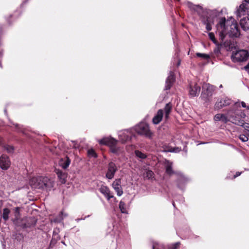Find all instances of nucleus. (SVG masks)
<instances>
[{
    "label": "nucleus",
    "instance_id": "nucleus-34",
    "mask_svg": "<svg viewBox=\"0 0 249 249\" xmlns=\"http://www.w3.org/2000/svg\"><path fill=\"white\" fill-rule=\"evenodd\" d=\"M88 154L89 156L92 157H96L97 155L95 152V151L93 149H89L88 150Z\"/></svg>",
    "mask_w": 249,
    "mask_h": 249
},
{
    "label": "nucleus",
    "instance_id": "nucleus-39",
    "mask_svg": "<svg viewBox=\"0 0 249 249\" xmlns=\"http://www.w3.org/2000/svg\"><path fill=\"white\" fill-rule=\"evenodd\" d=\"M241 105H242V107H247L249 109V107H247L246 104V103L245 102H241Z\"/></svg>",
    "mask_w": 249,
    "mask_h": 249
},
{
    "label": "nucleus",
    "instance_id": "nucleus-8",
    "mask_svg": "<svg viewBox=\"0 0 249 249\" xmlns=\"http://www.w3.org/2000/svg\"><path fill=\"white\" fill-rule=\"evenodd\" d=\"M200 91V87L196 82H191L189 84V95L192 97L198 96Z\"/></svg>",
    "mask_w": 249,
    "mask_h": 249
},
{
    "label": "nucleus",
    "instance_id": "nucleus-19",
    "mask_svg": "<svg viewBox=\"0 0 249 249\" xmlns=\"http://www.w3.org/2000/svg\"><path fill=\"white\" fill-rule=\"evenodd\" d=\"M55 173H56L60 181L62 183H65L66 181V178L67 177V174L59 169H55Z\"/></svg>",
    "mask_w": 249,
    "mask_h": 249
},
{
    "label": "nucleus",
    "instance_id": "nucleus-4",
    "mask_svg": "<svg viewBox=\"0 0 249 249\" xmlns=\"http://www.w3.org/2000/svg\"><path fill=\"white\" fill-rule=\"evenodd\" d=\"M249 58V52L246 50H240L235 52H233L231 58L233 61L238 62H246Z\"/></svg>",
    "mask_w": 249,
    "mask_h": 249
},
{
    "label": "nucleus",
    "instance_id": "nucleus-21",
    "mask_svg": "<svg viewBox=\"0 0 249 249\" xmlns=\"http://www.w3.org/2000/svg\"><path fill=\"white\" fill-rule=\"evenodd\" d=\"M172 108V104L171 103H167L165 107H164V111L165 112V118L167 119L169 117V115L171 111Z\"/></svg>",
    "mask_w": 249,
    "mask_h": 249
},
{
    "label": "nucleus",
    "instance_id": "nucleus-31",
    "mask_svg": "<svg viewBox=\"0 0 249 249\" xmlns=\"http://www.w3.org/2000/svg\"><path fill=\"white\" fill-rule=\"evenodd\" d=\"M209 37L210 39L215 44H216L217 41L215 38L214 35L213 33H209Z\"/></svg>",
    "mask_w": 249,
    "mask_h": 249
},
{
    "label": "nucleus",
    "instance_id": "nucleus-6",
    "mask_svg": "<svg viewBox=\"0 0 249 249\" xmlns=\"http://www.w3.org/2000/svg\"><path fill=\"white\" fill-rule=\"evenodd\" d=\"M99 143L101 144L107 145L110 146L113 153L117 152V149L115 147L117 141L112 138H104L99 141Z\"/></svg>",
    "mask_w": 249,
    "mask_h": 249
},
{
    "label": "nucleus",
    "instance_id": "nucleus-25",
    "mask_svg": "<svg viewBox=\"0 0 249 249\" xmlns=\"http://www.w3.org/2000/svg\"><path fill=\"white\" fill-rule=\"evenodd\" d=\"M119 209L121 212L124 213H127V211L126 208V205L124 202L121 201L119 205Z\"/></svg>",
    "mask_w": 249,
    "mask_h": 249
},
{
    "label": "nucleus",
    "instance_id": "nucleus-23",
    "mask_svg": "<svg viewBox=\"0 0 249 249\" xmlns=\"http://www.w3.org/2000/svg\"><path fill=\"white\" fill-rule=\"evenodd\" d=\"M28 223L24 225V228H28L35 226L36 224V220L34 217H30L28 218Z\"/></svg>",
    "mask_w": 249,
    "mask_h": 249
},
{
    "label": "nucleus",
    "instance_id": "nucleus-7",
    "mask_svg": "<svg viewBox=\"0 0 249 249\" xmlns=\"http://www.w3.org/2000/svg\"><path fill=\"white\" fill-rule=\"evenodd\" d=\"M249 13V5L247 3H243L240 5L239 8L236 11V15L237 17H241L242 16H248Z\"/></svg>",
    "mask_w": 249,
    "mask_h": 249
},
{
    "label": "nucleus",
    "instance_id": "nucleus-30",
    "mask_svg": "<svg viewBox=\"0 0 249 249\" xmlns=\"http://www.w3.org/2000/svg\"><path fill=\"white\" fill-rule=\"evenodd\" d=\"M196 54L197 56L201 57L204 59H207L210 57L209 55L205 53H197Z\"/></svg>",
    "mask_w": 249,
    "mask_h": 249
},
{
    "label": "nucleus",
    "instance_id": "nucleus-44",
    "mask_svg": "<svg viewBox=\"0 0 249 249\" xmlns=\"http://www.w3.org/2000/svg\"><path fill=\"white\" fill-rule=\"evenodd\" d=\"M0 67H1V63H0Z\"/></svg>",
    "mask_w": 249,
    "mask_h": 249
},
{
    "label": "nucleus",
    "instance_id": "nucleus-13",
    "mask_svg": "<svg viewBox=\"0 0 249 249\" xmlns=\"http://www.w3.org/2000/svg\"><path fill=\"white\" fill-rule=\"evenodd\" d=\"M121 184V181L120 179H116L112 183V187L118 196H121L123 194Z\"/></svg>",
    "mask_w": 249,
    "mask_h": 249
},
{
    "label": "nucleus",
    "instance_id": "nucleus-3",
    "mask_svg": "<svg viewBox=\"0 0 249 249\" xmlns=\"http://www.w3.org/2000/svg\"><path fill=\"white\" fill-rule=\"evenodd\" d=\"M202 88L203 91L201 95L202 99L205 103L211 102L212 100V96L215 89V87L209 84H205Z\"/></svg>",
    "mask_w": 249,
    "mask_h": 249
},
{
    "label": "nucleus",
    "instance_id": "nucleus-29",
    "mask_svg": "<svg viewBox=\"0 0 249 249\" xmlns=\"http://www.w3.org/2000/svg\"><path fill=\"white\" fill-rule=\"evenodd\" d=\"M135 154L137 157L141 159H144L146 158V155L145 154L142 153V152L139 150L135 151Z\"/></svg>",
    "mask_w": 249,
    "mask_h": 249
},
{
    "label": "nucleus",
    "instance_id": "nucleus-11",
    "mask_svg": "<svg viewBox=\"0 0 249 249\" xmlns=\"http://www.w3.org/2000/svg\"><path fill=\"white\" fill-rule=\"evenodd\" d=\"M99 191L106 197L107 200H109L111 198L116 200V198L114 197L112 193H111L109 188L106 186L101 185L99 188Z\"/></svg>",
    "mask_w": 249,
    "mask_h": 249
},
{
    "label": "nucleus",
    "instance_id": "nucleus-36",
    "mask_svg": "<svg viewBox=\"0 0 249 249\" xmlns=\"http://www.w3.org/2000/svg\"><path fill=\"white\" fill-rule=\"evenodd\" d=\"M179 243H176L170 247L169 249H177L179 246Z\"/></svg>",
    "mask_w": 249,
    "mask_h": 249
},
{
    "label": "nucleus",
    "instance_id": "nucleus-15",
    "mask_svg": "<svg viewBox=\"0 0 249 249\" xmlns=\"http://www.w3.org/2000/svg\"><path fill=\"white\" fill-rule=\"evenodd\" d=\"M230 100L228 98L221 99L220 101H217L214 105L215 109H219L223 107L228 106L230 104Z\"/></svg>",
    "mask_w": 249,
    "mask_h": 249
},
{
    "label": "nucleus",
    "instance_id": "nucleus-12",
    "mask_svg": "<svg viewBox=\"0 0 249 249\" xmlns=\"http://www.w3.org/2000/svg\"><path fill=\"white\" fill-rule=\"evenodd\" d=\"M117 171V167L115 164L113 162H110L108 164V169L106 174V177L108 179H112Z\"/></svg>",
    "mask_w": 249,
    "mask_h": 249
},
{
    "label": "nucleus",
    "instance_id": "nucleus-32",
    "mask_svg": "<svg viewBox=\"0 0 249 249\" xmlns=\"http://www.w3.org/2000/svg\"><path fill=\"white\" fill-rule=\"evenodd\" d=\"M239 139L243 142H247L249 140L248 137L245 134H241Z\"/></svg>",
    "mask_w": 249,
    "mask_h": 249
},
{
    "label": "nucleus",
    "instance_id": "nucleus-24",
    "mask_svg": "<svg viewBox=\"0 0 249 249\" xmlns=\"http://www.w3.org/2000/svg\"><path fill=\"white\" fill-rule=\"evenodd\" d=\"M71 163V160L67 157H66V159L64 160H62L60 162V165L64 169H66L70 165Z\"/></svg>",
    "mask_w": 249,
    "mask_h": 249
},
{
    "label": "nucleus",
    "instance_id": "nucleus-20",
    "mask_svg": "<svg viewBox=\"0 0 249 249\" xmlns=\"http://www.w3.org/2000/svg\"><path fill=\"white\" fill-rule=\"evenodd\" d=\"M203 23L206 25V28L208 31H211L212 30V25L213 22L209 17H207L206 19H204Z\"/></svg>",
    "mask_w": 249,
    "mask_h": 249
},
{
    "label": "nucleus",
    "instance_id": "nucleus-1",
    "mask_svg": "<svg viewBox=\"0 0 249 249\" xmlns=\"http://www.w3.org/2000/svg\"><path fill=\"white\" fill-rule=\"evenodd\" d=\"M216 28L222 40L227 35L231 37H235L239 36L240 35L237 22L232 18L227 20L225 18H221L216 25Z\"/></svg>",
    "mask_w": 249,
    "mask_h": 249
},
{
    "label": "nucleus",
    "instance_id": "nucleus-9",
    "mask_svg": "<svg viewBox=\"0 0 249 249\" xmlns=\"http://www.w3.org/2000/svg\"><path fill=\"white\" fill-rule=\"evenodd\" d=\"M228 116H226L223 114H217L214 117V119L216 121H221L223 123H227L228 121H231L232 120L233 118H235L233 116H232L230 114V112H229L228 113Z\"/></svg>",
    "mask_w": 249,
    "mask_h": 249
},
{
    "label": "nucleus",
    "instance_id": "nucleus-38",
    "mask_svg": "<svg viewBox=\"0 0 249 249\" xmlns=\"http://www.w3.org/2000/svg\"><path fill=\"white\" fill-rule=\"evenodd\" d=\"M244 69L248 72H249V63H248L247 66H245Z\"/></svg>",
    "mask_w": 249,
    "mask_h": 249
},
{
    "label": "nucleus",
    "instance_id": "nucleus-10",
    "mask_svg": "<svg viewBox=\"0 0 249 249\" xmlns=\"http://www.w3.org/2000/svg\"><path fill=\"white\" fill-rule=\"evenodd\" d=\"M11 165V162L8 156L2 155L0 157V167L2 170H7Z\"/></svg>",
    "mask_w": 249,
    "mask_h": 249
},
{
    "label": "nucleus",
    "instance_id": "nucleus-22",
    "mask_svg": "<svg viewBox=\"0 0 249 249\" xmlns=\"http://www.w3.org/2000/svg\"><path fill=\"white\" fill-rule=\"evenodd\" d=\"M166 165V172L169 175H171L174 174V172L173 171L172 166V163L169 161H166L165 163Z\"/></svg>",
    "mask_w": 249,
    "mask_h": 249
},
{
    "label": "nucleus",
    "instance_id": "nucleus-40",
    "mask_svg": "<svg viewBox=\"0 0 249 249\" xmlns=\"http://www.w3.org/2000/svg\"><path fill=\"white\" fill-rule=\"evenodd\" d=\"M120 139L122 140V142H124L125 141H126L127 140H128V139H129V137H128V136H127V137H126V138H125V139H122V138H120Z\"/></svg>",
    "mask_w": 249,
    "mask_h": 249
},
{
    "label": "nucleus",
    "instance_id": "nucleus-28",
    "mask_svg": "<svg viewBox=\"0 0 249 249\" xmlns=\"http://www.w3.org/2000/svg\"><path fill=\"white\" fill-rule=\"evenodd\" d=\"M152 249H164L163 247L161 245H160L156 242H152Z\"/></svg>",
    "mask_w": 249,
    "mask_h": 249
},
{
    "label": "nucleus",
    "instance_id": "nucleus-42",
    "mask_svg": "<svg viewBox=\"0 0 249 249\" xmlns=\"http://www.w3.org/2000/svg\"><path fill=\"white\" fill-rule=\"evenodd\" d=\"M240 175V173H237L236 174V176H235V177H238V176H239Z\"/></svg>",
    "mask_w": 249,
    "mask_h": 249
},
{
    "label": "nucleus",
    "instance_id": "nucleus-43",
    "mask_svg": "<svg viewBox=\"0 0 249 249\" xmlns=\"http://www.w3.org/2000/svg\"><path fill=\"white\" fill-rule=\"evenodd\" d=\"M223 87L222 85H220V86H219V88H222Z\"/></svg>",
    "mask_w": 249,
    "mask_h": 249
},
{
    "label": "nucleus",
    "instance_id": "nucleus-16",
    "mask_svg": "<svg viewBox=\"0 0 249 249\" xmlns=\"http://www.w3.org/2000/svg\"><path fill=\"white\" fill-rule=\"evenodd\" d=\"M231 122L238 125L242 126L249 133V124L244 122L242 120H239L238 117L235 116V118H233Z\"/></svg>",
    "mask_w": 249,
    "mask_h": 249
},
{
    "label": "nucleus",
    "instance_id": "nucleus-27",
    "mask_svg": "<svg viewBox=\"0 0 249 249\" xmlns=\"http://www.w3.org/2000/svg\"><path fill=\"white\" fill-rule=\"evenodd\" d=\"M144 178L147 179H152L154 178V173L151 170H147L143 174Z\"/></svg>",
    "mask_w": 249,
    "mask_h": 249
},
{
    "label": "nucleus",
    "instance_id": "nucleus-41",
    "mask_svg": "<svg viewBox=\"0 0 249 249\" xmlns=\"http://www.w3.org/2000/svg\"><path fill=\"white\" fill-rule=\"evenodd\" d=\"M246 3L249 5V0H245Z\"/></svg>",
    "mask_w": 249,
    "mask_h": 249
},
{
    "label": "nucleus",
    "instance_id": "nucleus-14",
    "mask_svg": "<svg viewBox=\"0 0 249 249\" xmlns=\"http://www.w3.org/2000/svg\"><path fill=\"white\" fill-rule=\"evenodd\" d=\"M175 80V78L173 72L170 71L169 75L166 79L165 82V89L168 90L170 89L171 87L172 86L174 81Z\"/></svg>",
    "mask_w": 249,
    "mask_h": 249
},
{
    "label": "nucleus",
    "instance_id": "nucleus-35",
    "mask_svg": "<svg viewBox=\"0 0 249 249\" xmlns=\"http://www.w3.org/2000/svg\"><path fill=\"white\" fill-rule=\"evenodd\" d=\"M14 211H15V217H16V218H18V217L19 216V207H16L14 209Z\"/></svg>",
    "mask_w": 249,
    "mask_h": 249
},
{
    "label": "nucleus",
    "instance_id": "nucleus-17",
    "mask_svg": "<svg viewBox=\"0 0 249 249\" xmlns=\"http://www.w3.org/2000/svg\"><path fill=\"white\" fill-rule=\"evenodd\" d=\"M240 24L244 30L246 31L249 29V13L248 16L244 17L240 20Z\"/></svg>",
    "mask_w": 249,
    "mask_h": 249
},
{
    "label": "nucleus",
    "instance_id": "nucleus-18",
    "mask_svg": "<svg viewBox=\"0 0 249 249\" xmlns=\"http://www.w3.org/2000/svg\"><path fill=\"white\" fill-rule=\"evenodd\" d=\"M163 112L162 109H159L156 116L153 119V122L154 124H158L162 120Z\"/></svg>",
    "mask_w": 249,
    "mask_h": 249
},
{
    "label": "nucleus",
    "instance_id": "nucleus-2",
    "mask_svg": "<svg viewBox=\"0 0 249 249\" xmlns=\"http://www.w3.org/2000/svg\"><path fill=\"white\" fill-rule=\"evenodd\" d=\"M54 181L48 177H33L30 180V184L34 189L51 190L54 186Z\"/></svg>",
    "mask_w": 249,
    "mask_h": 249
},
{
    "label": "nucleus",
    "instance_id": "nucleus-33",
    "mask_svg": "<svg viewBox=\"0 0 249 249\" xmlns=\"http://www.w3.org/2000/svg\"><path fill=\"white\" fill-rule=\"evenodd\" d=\"M5 149L9 153H12L14 151V148L12 146L7 145L5 147Z\"/></svg>",
    "mask_w": 249,
    "mask_h": 249
},
{
    "label": "nucleus",
    "instance_id": "nucleus-37",
    "mask_svg": "<svg viewBox=\"0 0 249 249\" xmlns=\"http://www.w3.org/2000/svg\"><path fill=\"white\" fill-rule=\"evenodd\" d=\"M214 53L217 54L220 53V48L219 47H217L214 50Z\"/></svg>",
    "mask_w": 249,
    "mask_h": 249
},
{
    "label": "nucleus",
    "instance_id": "nucleus-26",
    "mask_svg": "<svg viewBox=\"0 0 249 249\" xmlns=\"http://www.w3.org/2000/svg\"><path fill=\"white\" fill-rule=\"evenodd\" d=\"M10 213V211L8 208H4L3 210L2 218L5 221H7L9 219V214Z\"/></svg>",
    "mask_w": 249,
    "mask_h": 249
},
{
    "label": "nucleus",
    "instance_id": "nucleus-5",
    "mask_svg": "<svg viewBox=\"0 0 249 249\" xmlns=\"http://www.w3.org/2000/svg\"><path fill=\"white\" fill-rule=\"evenodd\" d=\"M136 131L139 134L144 135L146 137L151 138L152 133L149 130V126L147 124L141 123L136 126Z\"/></svg>",
    "mask_w": 249,
    "mask_h": 249
}]
</instances>
